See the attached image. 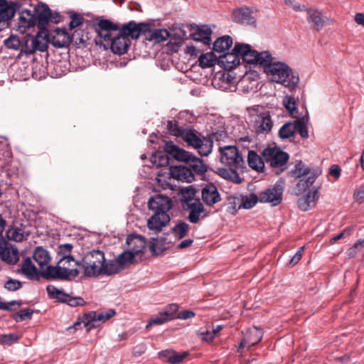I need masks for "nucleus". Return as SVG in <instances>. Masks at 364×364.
<instances>
[{
    "mask_svg": "<svg viewBox=\"0 0 364 364\" xmlns=\"http://www.w3.org/2000/svg\"><path fill=\"white\" fill-rule=\"evenodd\" d=\"M148 206L154 214L148 220L147 226L150 230L159 232L170 222L168 212L172 208L173 202L168 197L159 194L149 199Z\"/></svg>",
    "mask_w": 364,
    "mask_h": 364,
    "instance_id": "1",
    "label": "nucleus"
},
{
    "mask_svg": "<svg viewBox=\"0 0 364 364\" xmlns=\"http://www.w3.org/2000/svg\"><path fill=\"white\" fill-rule=\"evenodd\" d=\"M149 29V25L146 23H136L133 21L124 24L114 36L110 43L113 53L118 55L125 53L130 45L129 37L136 39L140 35L146 33Z\"/></svg>",
    "mask_w": 364,
    "mask_h": 364,
    "instance_id": "2",
    "label": "nucleus"
},
{
    "mask_svg": "<svg viewBox=\"0 0 364 364\" xmlns=\"http://www.w3.org/2000/svg\"><path fill=\"white\" fill-rule=\"evenodd\" d=\"M290 173L292 177L299 179L294 188L295 193L299 196L313 185L316 178L321 174V171L317 169H311L300 161L295 164L294 168Z\"/></svg>",
    "mask_w": 364,
    "mask_h": 364,
    "instance_id": "3",
    "label": "nucleus"
},
{
    "mask_svg": "<svg viewBox=\"0 0 364 364\" xmlns=\"http://www.w3.org/2000/svg\"><path fill=\"white\" fill-rule=\"evenodd\" d=\"M181 138L189 146L197 149L202 156H207L212 152L213 140L210 136H203L195 129H186Z\"/></svg>",
    "mask_w": 364,
    "mask_h": 364,
    "instance_id": "4",
    "label": "nucleus"
},
{
    "mask_svg": "<svg viewBox=\"0 0 364 364\" xmlns=\"http://www.w3.org/2000/svg\"><path fill=\"white\" fill-rule=\"evenodd\" d=\"M71 264L65 265L58 261L55 266L48 265L45 270L41 272V275L46 280L68 281L79 274V270L71 269Z\"/></svg>",
    "mask_w": 364,
    "mask_h": 364,
    "instance_id": "5",
    "label": "nucleus"
},
{
    "mask_svg": "<svg viewBox=\"0 0 364 364\" xmlns=\"http://www.w3.org/2000/svg\"><path fill=\"white\" fill-rule=\"evenodd\" d=\"M234 51L239 53L240 60L248 64L263 65L269 60L270 53L268 51L257 52L252 48L249 44L236 43Z\"/></svg>",
    "mask_w": 364,
    "mask_h": 364,
    "instance_id": "6",
    "label": "nucleus"
},
{
    "mask_svg": "<svg viewBox=\"0 0 364 364\" xmlns=\"http://www.w3.org/2000/svg\"><path fill=\"white\" fill-rule=\"evenodd\" d=\"M105 262V254L100 250H92L87 252L80 265L87 277H96L100 274V269Z\"/></svg>",
    "mask_w": 364,
    "mask_h": 364,
    "instance_id": "7",
    "label": "nucleus"
},
{
    "mask_svg": "<svg viewBox=\"0 0 364 364\" xmlns=\"http://www.w3.org/2000/svg\"><path fill=\"white\" fill-rule=\"evenodd\" d=\"M270 55L269 60L263 64L264 70L270 77L271 80L277 83L284 84L291 74V70L285 63L273 62Z\"/></svg>",
    "mask_w": 364,
    "mask_h": 364,
    "instance_id": "8",
    "label": "nucleus"
},
{
    "mask_svg": "<svg viewBox=\"0 0 364 364\" xmlns=\"http://www.w3.org/2000/svg\"><path fill=\"white\" fill-rule=\"evenodd\" d=\"M188 196H183L184 199L182 200L183 208L189 212L187 219L191 223H197L200 218L202 219L208 216V213L204 208L203 204L199 199L193 198L190 195V191L188 190Z\"/></svg>",
    "mask_w": 364,
    "mask_h": 364,
    "instance_id": "9",
    "label": "nucleus"
},
{
    "mask_svg": "<svg viewBox=\"0 0 364 364\" xmlns=\"http://www.w3.org/2000/svg\"><path fill=\"white\" fill-rule=\"evenodd\" d=\"M219 152L220 156V162L222 164L235 168L243 166V156L236 146L228 145L220 146Z\"/></svg>",
    "mask_w": 364,
    "mask_h": 364,
    "instance_id": "10",
    "label": "nucleus"
},
{
    "mask_svg": "<svg viewBox=\"0 0 364 364\" xmlns=\"http://www.w3.org/2000/svg\"><path fill=\"white\" fill-rule=\"evenodd\" d=\"M262 157L271 167L282 168L287 163L289 156L279 147H268L262 151Z\"/></svg>",
    "mask_w": 364,
    "mask_h": 364,
    "instance_id": "11",
    "label": "nucleus"
},
{
    "mask_svg": "<svg viewBox=\"0 0 364 364\" xmlns=\"http://www.w3.org/2000/svg\"><path fill=\"white\" fill-rule=\"evenodd\" d=\"M114 315L115 311L113 309L99 313L92 311L82 316V322H84V326L87 328V331H90L91 329L97 328L99 326V322H105Z\"/></svg>",
    "mask_w": 364,
    "mask_h": 364,
    "instance_id": "12",
    "label": "nucleus"
},
{
    "mask_svg": "<svg viewBox=\"0 0 364 364\" xmlns=\"http://www.w3.org/2000/svg\"><path fill=\"white\" fill-rule=\"evenodd\" d=\"M119 27L108 19H101L97 23L96 31L100 39L96 38V44H102V39L110 44L113 38L112 32L119 31Z\"/></svg>",
    "mask_w": 364,
    "mask_h": 364,
    "instance_id": "13",
    "label": "nucleus"
},
{
    "mask_svg": "<svg viewBox=\"0 0 364 364\" xmlns=\"http://www.w3.org/2000/svg\"><path fill=\"white\" fill-rule=\"evenodd\" d=\"M284 182H277L273 187L266 189L259 194V202L269 203L275 206L279 205L282 200Z\"/></svg>",
    "mask_w": 364,
    "mask_h": 364,
    "instance_id": "14",
    "label": "nucleus"
},
{
    "mask_svg": "<svg viewBox=\"0 0 364 364\" xmlns=\"http://www.w3.org/2000/svg\"><path fill=\"white\" fill-rule=\"evenodd\" d=\"M47 42L56 48H68L71 43V38L65 29L57 28L53 33H46Z\"/></svg>",
    "mask_w": 364,
    "mask_h": 364,
    "instance_id": "15",
    "label": "nucleus"
},
{
    "mask_svg": "<svg viewBox=\"0 0 364 364\" xmlns=\"http://www.w3.org/2000/svg\"><path fill=\"white\" fill-rule=\"evenodd\" d=\"M164 149L169 156L177 161H184L186 164L193 155L175 145L172 141H166L164 144Z\"/></svg>",
    "mask_w": 364,
    "mask_h": 364,
    "instance_id": "16",
    "label": "nucleus"
},
{
    "mask_svg": "<svg viewBox=\"0 0 364 364\" xmlns=\"http://www.w3.org/2000/svg\"><path fill=\"white\" fill-rule=\"evenodd\" d=\"M307 21L311 24L314 30L319 31L327 23L328 18L322 15V13L317 9L308 8L306 10Z\"/></svg>",
    "mask_w": 364,
    "mask_h": 364,
    "instance_id": "17",
    "label": "nucleus"
},
{
    "mask_svg": "<svg viewBox=\"0 0 364 364\" xmlns=\"http://www.w3.org/2000/svg\"><path fill=\"white\" fill-rule=\"evenodd\" d=\"M201 197L203 201L209 206H212L221 200L218 188L211 183L205 185L202 188Z\"/></svg>",
    "mask_w": 364,
    "mask_h": 364,
    "instance_id": "18",
    "label": "nucleus"
},
{
    "mask_svg": "<svg viewBox=\"0 0 364 364\" xmlns=\"http://www.w3.org/2000/svg\"><path fill=\"white\" fill-rule=\"evenodd\" d=\"M253 11L250 8H240L232 11V18L236 23L246 25H255V16H252Z\"/></svg>",
    "mask_w": 364,
    "mask_h": 364,
    "instance_id": "19",
    "label": "nucleus"
},
{
    "mask_svg": "<svg viewBox=\"0 0 364 364\" xmlns=\"http://www.w3.org/2000/svg\"><path fill=\"white\" fill-rule=\"evenodd\" d=\"M273 122L269 113H262L255 121L254 128L257 134H268L272 129Z\"/></svg>",
    "mask_w": 364,
    "mask_h": 364,
    "instance_id": "20",
    "label": "nucleus"
},
{
    "mask_svg": "<svg viewBox=\"0 0 364 364\" xmlns=\"http://www.w3.org/2000/svg\"><path fill=\"white\" fill-rule=\"evenodd\" d=\"M19 4L6 0H0V22H7L15 15Z\"/></svg>",
    "mask_w": 364,
    "mask_h": 364,
    "instance_id": "21",
    "label": "nucleus"
},
{
    "mask_svg": "<svg viewBox=\"0 0 364 364\" xmlns=\"http://www.w3.org/2000/svg\"><path fill=\"white\" fill-rule=\"evenodd\" d=\"M170 171L171 176L178 181L191 183L195 179L194 174L189 166H172Z\"/></svg>",
    "mask_w": 364,
    "mask_h": 364,
    "instance_id": "22",
    "label": "nucleus"
},
{
    "mask_svg": "<svg viewBox=\"0 0 364 364\" xmlns=\"http://www.w3.org/2000/svg\"><path fill=\"white\" fill-rule=\"evenodd\" d=\"M37 13L36 21L38 20V27L39 30H43L47 32L46 29L48 25L52 11L46 4H41L38 5L36 9Z\"/></svg>",
    "mask_w": 364,
    "mask_h": 364,
    "instance_id": "23",
    "label": "nucleus"
},
{
    "mask_svg": "<svg viewBox=\"0 0 364 364\" xmlns=\"http://www.w3.org/2000/svg\"><path fill=\"white\" fill-rule=\"evenodd\" d=\"M218 64L226 70H232L236 68L240 63L239 53L235 52L234 48L232 52L220 55L218 59Z\"/></svg>",
    "mask_w": 364,
    "mask_h": 364,
    "instance_id": "24",
    "label": "nucleus"
},
{
    "mask_svg": "<svg viewBox=\"0 0 364 364\" xmlns=\"http://www.w3.org/2000/svg\"><path fill=\"white\" fill-rule=\"evenodd\" d=\"M318 198L319 194L317 189L309 191L306 196H302L298 199V206L301 210L307 211L316 205Z\"/></svg>",
    "mask_w": 364,
    "mask_h": 364,
    "instance_id": "25",
    "label": "nucleus"
},
{
    "mask_svg": "<svg viewBox=\"0 0 364 364\" xmlns=\"http://www.w3.org/2000/svg\"><path fill=\"white\" fill-rule=\"evenodd\" d=\"M126 243L129 247V251L133 252L134 256L143 252L146 247V241L140 235H129L126 240Z\"/></svg>",
    "mask_w": 364,
    "mask_h": 364,
    "instance_id": "26",
    "label": "nucleus"
},
{
    "mask_svg": "<svg viewBox=\"0 0 364 364\" xmlns=\"http://www.w3.org/2000/svg\"><path fill=\"white\" fill-rule=\"evenodd\" d=\"M211 28L207 25L197 26L196 30L191 34L193 40L201 41L205 45H210L211 43Z\"/></svg>",
    "mask_w": 364,
    "mask_h": 364,
    "instance_id": "27",
    "label": "nucleus"
},
{
    "mask_svg": "<svg viewBox=\"0 0 364 364\" xmlns=\"http://www.w3.org/2000/svg\"><path fill=\"white\" fill-rule=\"evenodd\" d=\"M73 248V245L69 243L59 245L58 254L59 256H61V258L59 259L60 263L71 264V262H73L75 265L80 264V262L75 260L74 257L71 255Z\"/></svg>",
    "mask_w": 364,
    "mask_h": 364,
    "instance_id": "28",
    "label": "nucleus"
},
{
    "mask_svg": "<svg viewBox=\"0 0 364 364\" xmlns=\"http://www.w3.org/2000/svg\"><path fill=\"white\" fill-rule=\"evenodd\" d=\"M33 258L41 269L47 267L51 260L49 252L41 246L35 248L33 252Z\"/></svg>",
    "mask_w": 364,
    "mask_h": 364,
    "instance_id": "29",
    "label": "nucleus"
},
{
    "mask_svg": "<svg viewBox=\"0 0 364 364\" xmlns=\"http://www.w3.org/2000/svg\"><path fill=\"white\" fill-rule=\"evenodd\" d=\"M21 273L30 279L39 280L40 276L36 267L33 264L30 257H26L21 267Z\"/></svg>",
    "mask_w": 364,
    "mask_h": 364,
    "instance_id": "30",
    "label": "nucleus"
},
{
    "mask_svg": "<svg viewBox=\"0 0 364 364\" xmlns=\"http://www.w3.org/2000/svg\"><path fill=\"white\" fill-rule=\"evenodd\" d=\"M0 257L2 260L9 264H15L19 260L18 250L16 247H6L1 249Z\"/></svg>",
    "mask_w": 364,
    "mask_h": 364,
    "instance_id": "31",
    "label": "nucleus"
},
{
    "mask_svg": "<svg viewBox=\"0 0 364 364\" xmlns=\"http://www.w3.org/2000/svg\"><path fill=\"white\" fill-rule=\"evenodd\" d=\"M19 28L33 27L36 23V17L34 14L28 9L22 10L19 16Z\"/></svg>",
    "mask_w": 364,
    "mask_h": 364,
    "instance_id": "32",
    "label": "nucleus"
},
{
    "mask_svg": "<svg viewBox=\"0 0 364 364\" xmlns=\"http://www.w3.org/2000/svg\"><path fill=\"white\" fill-rule=\"evenodd\" d=\"M232 43L230 36L220 37L213 43V50L219 53H224L232 46Z\"/></svg>",
    "mask_w": 364,
    "mask_h": 364,
    "instance_id": "33",
    "label": "nucleus"
},
{
    "mask_svg": "<svg viewBox=\"0 0 364 364\" xmlns=\"http://www.w3.org/2000/svg\"><path fill=\"white\" fill-rule=\"evenodd\" d=\"M147 31H149V34L146 39L157 43L167 40L170 36L169 32L166 29H155L151 32L149 28Z\"/></svg>",
    "mask_w": 364,
    "mask_h": 364,
    "instance_id": "34",
    "label": "nucleus"
},
{
    "mask_svg": "<svg viewBox=\"0 0 364 364\" xmlns=\"http://www.w3.org/2000/svg\"><path fill=\"white\" fill-rule=\"evenodd\" d=\"M187 164L191 168L193 173L194 172L198 175H203L207 171V167L203 161L194 155H193Z\"/></svg>",
    "mask_w": 364,
    "mask_h": 364,
    "instance_id": "35",
    "label": "nucleus"
},
{
    "mask_svg": "<svg viewBox=\"0 0 364 364\" xmlns=\"http://www.w3.org/2000/svg\"><path fill=\"white\" fill-rule=\"evenodd\" d=\"M48 294L50 298L55 299L59 302L66 303L69 297V294L64 292L63 290L57 289L53 285H48L46 287Z\"/></svg>",
    "mask_w": 364,
    "mask_h": 364,
    "instance_id": "36",
    "label": "nucleus"
},
{
    "mask_svg": "<svg viewBox=\"0 0 364 364\" xmlns=\"http://www.w3.org/2000/svg\"><path fill=\"white\" fill-rule=\"evenodd\" d=\"M44 31H45L40 30L36 37L32 36H30L31 43L33 44V47L31 48V50H28V53H35L36 50L43 52L47 50V38H46V42H43L39 39V38L41 37V33H43Z\"/></svg>",
    "mask_w": 364,
    "mask_h": 364,
    "instance_id": "37",
    "label": "nucleus"
},
{
    "mask_svg": "<svg viewBox=\"0 0 364 364\" xmlns=\"http://www.w3.org/2000/svg\"><path fill=\"white\" fill-rule=\"evenodd\" d=\"M247 161L250 167L257 171L263 168L265 162L262 156H259L257 154L252 150L248 151Z\"/></svg>",
    "mask_w": 364,
    "mask_h": 364,
    "instance_id": "38",
    "label": "nucleus"
},
{
    "mask_svg": "<svg viewBox=\"0 0 364 364\" xmlns=\"http://www.w3.org/2000/svg\"><path fill=\"white\" fill-rule=\"evenodd\" d=\"M218 58L213 52L202 54L198 59L199 65L203 68L212 67L218 61Z\"/></svg>",
    "mask_w": 364,
    "mask_h": 364,
    "instance_id": "39",
    "label": "nucleus"
},
{
    "mask_svg": "<svg viewBox=\"0 0 364 364\" xmlns=\"http://www.w3.org/2000/svg\"><path fill=\"white\" fill-rule=\"evenodd\" d=\"M70 38L71 41H73L75 45L82 46H85L87 41L90 39L88 32L82 29H76Z\"/></svg>",
    "mask_w": 364,
    "mask_h": 364,
    "instance_id": "40",
    "label": "nucleus"
},
{
    "mask_svg": "<svg viewBox=\"0 0 364 364\" xmlns=\"http://www.w3.org/2000/svg\"><path fill=\"white\" fill-rule=\"evenodd\" d=\"M295 125L293 122L285 123L279 130L278 135L282 140L290 139L295 136Z\"/></svg>",
    "mask_w": 364,
    "mask_h": 364,
    "instance_id": "41",
    "label": "nucleus"
},
{
    "mask_svg": "<svg viewBox=\"0 0 364 364\" xmlns=\"http://www.w3.org/2000/svg\"><path fill=\"white\" fill-rule=\"evenodd\" d=\"M263 337V331L261 328L254 327L250 330L249 334L247 335L246 338L249 341V347H252L261 341Z\"/></svg>",
    "mask_w": 364,
    "mask_h": 364,
    "instance_id": "42",
    "label": "nucleus"
},
{
    "mask_svg": "<svg viewBox=\"0 0 364 364\" xmlns=\"http://www.w3.org/2000/svg\"><path fill=\"white\" fill-rule=\"evenodd\" d=\"M190 229V225L188 223L181 221L173 227L172 232L176 237L182 239L188 235Z\"/></svg>",
    "mask_w": 364,
    "mask_h": 364,
    "instance_id": "43",
    "label": "nucleus"
},
{
    "mask_svg": "<svg viewBox=\"0 0 364 364\" xmlns=\"http://www.w3.org/2000/svg\"><path fill=\"white\" fill-rule=\"evenodd\" d=\"M7 237L9 240L16 242H22L27 239L28 234H26L23 230L19 228L9 229L7 231Z\"/></svg>",
    "mask_w": 364,
    "mask_h": 364,
    "instance_id": "44",
    "label": "nucleus"
},
{
    "mask_svg": "<svg viewBox=\"0 0 364 364\" xmlns=\"http://www.w3.org/2000/svg\"><path fill=\"white\" fill-rule=\"evenodd\" d=\"M242 203L240 204L244 209H250L253 208L258 201H259V196H257L255 193L249 195H241Z\"/></svg>",
    "mask_w": 364,
    "mask_h": 364,
    "instance_id": "45",
    "label": "nucleus"
},
{
    "mask_svg": "<svg viewBox=\"0 0 364 364\" xmlns=\"http://www.w3.org/2000/svg\"><path fill=\"white\" fill-rule=\"evenodd\" d=\"M100 269L101 274L111 275L119 272L122 268L116 260L115 262H111L109 263H105V262L102 265V269Z\"/></svg>",
    "mask_w": 364,
    "mask_h": 364,
    "instance_id": "46",
    "label": "nucleus"
},
{
    "mask_svg": "<svg viewBox=\"0 0 364 364\" xmlns=\"http://www.w3.org/2000/svg\"><path fill=\"white\" fill-rule=\"evenodd\" d=\"M283 105L286 109L288 111L289 114L295 117V114L298 113V109L296 107V101L294 97L292 96H286L283 100Z\"/></svg>",
    "mask_w": 364,
    "mask_h": 364,
    "instance_id": "47",
    "label": "nucleus"
},
{
    "mask_svg": "<svg viewBox=\"0 0 364 364\" xmlns=\"http://www.w3.org/2000/svg\"><path fill=\"white\" fill-rule=\"evenodd\" d=\"M233 168L234 167H230V169L220 168L218 173L225 179H229L235 183H240V180L239 179V176Z\"/></svg>",
    "mask_w": 364,
    "mask_h": 364,
    "instance_id": "48",
    "label": "nucleus"
},
{
    "mask_svg": "<svg viewBox=\"0 0 364 364\" xmlns=\"http://www.w3.org/2000/svg\"><path fill=\"white\" fill-rule=\"evenodd\" d=\"M166 127L170 134L177 137H181L182 132L186 129L179 127L178 122L176 120H168Z\"/></svg>",
    "mask_w": 364,
    "mask_h": 364,
    "instance_id": "49",
    "label": "nucleus"
},
{
    "mask_svg": "<svg viewBox=\"0 0 364 364\" xmlns=\"http://www.w3.org/2000/svg\"><path fill=\"white\" fill-rule=\"evenodd\" d=\"M134 255L133 252H131L129 251H125L122 253H121L117 258V261L122 268V269L124 268V266L126 264H132L133 263Z\"/></svg>",
    "mask_w": 364,
    "mask_h": 364,
    "instance_id": "50",
    "label": "nucleus"
},
{
    "mask_svg": "<svg viewBox=\"0 0 364 364\" xmlns=\"http://www.w3.org/2000/svg\"><path fill=\"white\" fill-rule=\"evenodd\" d=\"M229 208L232 209V213H235L238 209L242 208L241 195L230 196L228 197Z\"/></svg>",
    "mask_w": 364,
    "mask_h": 364,
    "instance_id": "51",
    "label": "nucleus"
},
{
    "mask_svg": "<svg viewBox=\"0 0 364 364\" xmlns=\"http://www.w3.org/2000/svg\"><path fill=\"white\" fill-rule=\"evenodd\" d=\"M294 123L295 125V134L299 132L302 138H308L309 132L303 119H297L296 120L294 121Z\"/></svg>",
    "mask_w": 364,
    "mask_h": 364,
    "instance_id": "52",
    "label": "nucleus"
},
{
    "mask_svg": "<svg viewBox=\"0 0 364 364\" xmlns=\"http://www.w3.org/2000/svg\"><path fill=\"white\" fill-rule=\"evenodd\" d=\"M33 314V311L29 308L23 309L18 312H16L13 318L17 322H21L24 321L26 318H31L32 314Z\"/></svg>",
    "mask_w": 364,
    "mask_h": 364,
    "instance_id": "53",
    "label": "nucleus"
},
{
    "mask_svg": "<svg viewBox=\"0 0 364 364\" xmlns=\"http://www.w3.org/2000/svg\"><path fill=\"white\" fill-rule=\"evenodd\" d=\"M4 45L8 48L18 50L21 46V42L17 36L11 35L4 41Z\"/></svg>",
    "mask_w": 364,
    "mask_h": 364,
    "instance_id": "54",
    "label": "nucleus"
},
{
    "mask_svg": "<svg viewBox=\"0 0 364 364\" xmlns=\"http://www.w3.org/2000/svg\"><path fill=\"white\" fill-rule=\"evenodd\" d=\"M168 314H164L163 311L160 312L158 316L154 318H151L148 324L146 325V328L152 325H161L167 321H168V318L167 317Z\"/></svg>",
    "mask_w": 364,
    "mask_h": 364,
    "instance_id": "55",
    "label": "nucleus"
},
{
    "mask_svg": "<svg viewBox=\"0 0 364 364\" xmlns=\"http://www.w3.org/2000/svg\"><path fill=\"white\" fill-rule=\"evenodd\" d=\"M188 355V352H183V353H177L175 351L173 352L172 355L168 356L167 362L172 364H179Z\"/></svg>",
    "mask_w": 364,
    "mask_h": 364,
    "instance_id": "56",
    "label": "nucleus"
},
{
    "mask_svg": "<svg viewBox=\"0 0 364 364\" xmlns=\"http://www.w3.org/2000/svg\"><path fill=\"white\" fill-rule=\"evenodd\" d=\"M19 337L14 333L3 334L0 336V343L11 346L17 342Z\"/></svg>",
    "mask_w": 364,
    "mask_h": 364,
    "instance_id": "57",
    "label": "nucleus"
},
{
    "mask_svg": "<svg viewBox=\"0 0 364 364\" xmlns=\"http://www.w3.org/2000/svg\"><path fill=\"white\" fill-rule=\"evenodd\" d=\"M22 287V283L19 282L18 280L14 279H9L8 281L6 282L4 284V287L11 291H16L19 289H21Z\"/></svg>",
    "mask_w": 364,
    "mask_h": 364,
    "instance_id": "58",
    "label": "nucleus"
},
{
    "mask_svg": "<svg viewBox=\"0 0 364 364\" xmlns=\"http://www.w3.org/2000/svg\"><path fill=\"white\" fill-rule=\"evenodd\" d=\"M178 309V305L176 304H172L167 306L166 309L163 311V312L164 314H168L167 317L168 318V320L171 321L176 318L175 314L177 312Z\"/></svg>",
    "mask_w": 364,
    "mask_h": 364,
    "instance_id": "59",
    "label": "nucleus"
},
{
    "mask_svg": "<svg viewBox=\"0 0 364 364\" xmlns=\"http://www.w3.org/2000/svg\"><path fill=\"white\" fill-rule=\"evenodd\" d=\"M83 17L77 14H74L71 16V21L69 23V28L70 29H73L80 25H81L83 22Z\"/></svg>",
    "mask_w": 364,
    "mask_h": 364,
    "instance_id": "60",
    "label": "nucleus"
},
{
    "mask_svg": "<svg viewBox=\"0 0 364 364\" xmlns=\"http://www.w3.org/2000/svg\"><path fill=\"white\" fill-rule=\"evenodd\" d=\"M198 337L205 342H210L215 338L214 333L208 330L206 331H199L198 332Z\"/></svg>",
    "mask_w": 364,
    "mask_h": 364,
    "instance_id": "61",
    "label": "nucleus"
},
{
    "mask_svg": "<svg viewBox=\"0 0 364 364\" xmlns=\"http://www.w3.org/2000/svg\"><path fill=\"white\" fill-rule=\"evenodd\" d=\"M304 249V247H300L299 250L291 257V259H290V261L288 264V265L289 267H294L296 264H298V262L301 260V259L302 257Z\"/></svg>",
    "mask_w": 364,
    "mask_h": 364,
    "instance_id": "62",
    "label": "nucleus"
},
{
    "mask_svg": "<svg viewBox=\"0 0 364 364\" xmlns=\"http://www.w3.org/2000/svg\"><path fill=\"white\" fill-rule=\"evenodd\" d=\"M364 247V239L361 240H358L356 242L354 245L350 247L348 251V255L350 257H353L357 254L356 249Z\"/></svg>",
    "mask_w": 364,
    "mask_h": 364,
    "instance_id": "63",
    "label": "nucleus"
},
{
    "mask_svg": "<svg viewBox=\"0 0 364 364\" xmlns=\"http://www.w3.org/2000/svg\"><path fill=\"white\" fill-rule=\"evenodd\" d=\"M354 198L359 203L364 202V184L360 186L354 193Z\"/></svg>",
    "mask_w": 364,
    "mask_h": 364,
    "instance_id": "64",
    "label": "nucleus"
}]
</instances>
